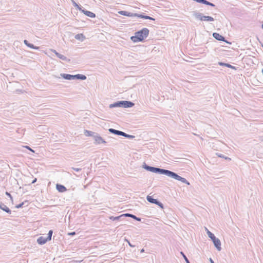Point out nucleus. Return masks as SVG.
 <instances>
[{
	"label": "nucleus",
	"instance_id": "1",
	"mask_svg": "<svg viewBox=\"0 0 263 263\" xmlns=\"http://www.w3.org/2000/svg\"><path fill=\"white\" fill-rule=\"evenodd\" d=\"M142 167L147 171H149L156 174L164 175L170 177V178L180 181L182 183L190 185V182L185 178L179 176L177 173L170 170L151 166L146 164L145 162L143 163Z\"/></svg>",
	"mask_w": 263,
	"mask_h": 263
},
{
	"label": "nucleus",
	"instance_id": "2",
	"mask_svg": "<svg viewBox=\"0 0 263 263\" xmlns=\"http://www.w3.org/2000/svg\"><path fill=\"white\" fill-rule=\"evenodd\" d=\"M149 32L147 28H143L136 31L135 35L130 37V40L134 43L143 42L148 36Z\"/></svg>",
	"mask_w": 263,
	"mask_h": 263
},
{
	"label": "nucleus",
	"instance_id": "3",
	"mask_svg": "<svg viewBox=\"0 0 263 263\" xmlns=\"http://www.w3.org/2000/svg\"><path fill=\"white\" fill-rule=\"evenodd\" d=\"M193 15L196 20L201 21L213 22L214 21L213 17L204 15L203 13L196 11L193 12Z\"/></svg>",
	"mask_w": 263,
	"mask_h": 263
},
{
	"label": "nucleus",
	"instance_id": "4",
	"mask_svg": "<svg viewBox=\"0 0 263 263\" xmlns=\"http://www.w3.org/2000/svg\"><path fill=\"white\" fill-rule=\"evenodd\" d=\"M147 200L152 203L155 204L160 207L161 209L164 208V205L162 203L159 201L157 199H154L152 196L148 195L146 197Z\"/></svg>",
	"mask_w": 263,
	"mask_h": 263
},
{
	"label": "nucleus",
	"instance_id": "5",
	"mask_svg": "<svg viewBox=\"0 0 263 263\" xmlns=\"http://www.w3.org/2000/svg\"><path fill=\"white\" fill-rule=\"evenodd\" d=\"M95 144H100L101 143L105 144L106 142L98 134L96 133L93 137Z\"/></svg>",
	"mask_w": 263,
	"mask_h": 263
},
{
	"label": "nucleus",
	"instance_id": "6",
	"mask_svg": "<svg viewBox=\"0 0 263 263\" xmlns=\"http://www.w3.org/2000/svg\"><path fill=\"white\" fill-rule=\"evenodd\" d=\"M87 78L86 76L82 74H77L75 75L70 76V80H85Z\"/></svg>",
	"mask_w": 263,
	"mask_h": 263
},
{
	"label": "nucleus",
	"instance_id": "7",
	"mask_svg": "<svg viewBox=\"0 0 263 263\" xmlns=\"http://www.w3.org/2000/svg\"><path fill=\"white\" fill-rule=\"evenodd\" d=\"M211 240H212L214 246L217 249V250L218 251H220L221 250L220 240L218 238H216V237Z\"/></svg>",
	"mask_w": 263,
	"mask_h": 263
},
{
	"label": "nucleus",
	"instance_id": "8",
	"mask_svg": "<svg viewBox=\"0 0 263 263\" xmlns=\"http://www.w3.org/2000/svg\"><path fill=\"white\" fill-rule=\"evenodd\" d=\"M213 36L214 38H215L216 40L219 41H223L228 43V41L225 39V37L220 35L219 33L217 32H214L213 33Z\"/></svg>",
	"mask_w": 263,
	"mask_h": 263
},
{
	"label": "nucleus",
	"instance_id": "9",
	"mask_svg": "<svg viewBox=\"0 0 263 263\" xmlns=\"http://www.w3.org/2000/svg\"><path fill=\"white\" fill-rule=\"evenodd\" d=\"M122 107L123 108V101H118L109 105V108Z\"/></svg>",
	"mask_w": 263,
	"mask_h": 263
},
{
	"label": "nucleus",
	"instance_id": "10",
	"mask_svg": "<svg viewBox=\"0 0 263 263\" xmlns=\"http://www.w3.org/2000/svg\"><path fill=\"white\" fill-rule=\"evenodd\" d=\"M0 209L9 214L11 213V210L2 202H0Z\"/></svg>",
	"mask_w": 263,
	"mask_h": 263
},
{
	"label": "nucleus",
	"instance_id": "11",
	"mask_svg": "<svg viewBox=\"0 0 263 263\" xmlns=\"http://www.w3.org/2000/svg\"><path fill=\"white\" fill-rule=\"evenodd\" d=\"M49 241L50 240H48L47 237L45 238L43 236H40L37 239V242L40 245H43Z\"/></svg>",
	"mask_w": 263,
	"mask_h": 263
},
{
	"label": "nucleus",
	"instance_id": "12",
	"mask_svg": "<svg viewBox=\"0 0 263 263\" xmlns=\"http://www.w3.org/2000/svg\"><path fill=\"white\" fill-rule=\"evenodd\" d=\"M119 13L121 15L129 17H134L135 15H136V13H134L124 10L119 11Z\"/></svg>",
	"mask_w": 263,
	"mask_h": 263
},
{
	"label": "nucleus",
	"instance_id": "13",
	"mask_svg": "<svg viewBox=\"0 0 263 263\" xmlns=\"http://www.w3.org/2000/svg\"><path fill=\"white\" fill-rule=\"evenodd\" d=\"M196 2L200 3V4H204L206 5L210 6L213 7H216V5L215 4H214L213 3H212L206 0H197Z\"/></svg>",
	"mask_w": 263,
	"mask_h": 263
},
{
	"label": "nucleus",
	"instance_id": "14",
	"mask_svg": "<svg viewBox=\"0 0 263 263\" xmlns=\"http://www.w3.org/2000/svg\"><path fill=\"white\" fill-rule=\"evenodd\" d=\"M56 189L60 193H63L67 191V189L64 185L59 183L56 184Z\"/></svg>",
	"mask_w": 263,
	"mask_h": 263
},
{
	"label": "nucleus",
	"instance_id": "15",
	"mask_svg": "<svg viewBox=\"0 0 263 263\" xmlns=\"http://www.w3.org/2000/svg\"><path fill=\"white\" fill-rule=\"evenodd\" d=\"M81 12L88 17H90L91 18H94L96 17V14L94 13L90 12L89 11L85 10L84 9H83L82 10Z\"/></svg>",
	"mask_w": 263,
	"mask_h": 263
},
{
	"label": "nucleus",
	"instance_id": "16",
	"mask_svg": "<svg viewBox=\"0 0 263 263\" xmlns=\"http://www.w3.org/2000/svg\"><path fill=\"white\" fill-rule=\"evenodd\" d=\"M135 104L129 101H123V108H130L134 106Z\"/></svg>",
	"mask_w": 263,
	"mask_h": 263
},
{
	"label": "nucleus",
	"instance_id": "17",
	"mask_svg": "<svg viewBox=\"0 0 263 263\" xmlns=\"http://www.w3.org/2000/svg\"><path fill=\"white\" fill-rule=\"evenodd\" d=\"M123 215L124 216V218L126 217H131L138 221H140L141 220L140 218L136 216H135V215H133L132 214L125 213V214H123Z\"/></svg>",
	"mask_w": 263,
	"mask_h": 263
},
{
	"label": "nucleus",
	"instance_id": "18",
	"mask_svg": "<svg viewBox=\"0 0 263 263\" xmlns=\"http://www.w3.org/2000/svg\"><path fill=\"white\" fill-rule=\"evenodd\" d=\"M109 218L110 219V220H112V221H115V220H122L124 219V216L123 215V214H122L119 216H116V217H114L113 216H110L109 217Z\"/></svg>",
	"mask_w": 263,
	"mask_h": 263
},
{
	"label": "nucleus",
	"instance_id": "19",
	"mask_svg": "<svg viewBox=\"0 0 263 263\" xmlns=\"http://www.w3.org/2000/svg\"><path fill=\"white\" fill-rule=\"evenodd\" d=\"M56 55L58 58L64 61L69 62L70 61V59H68L66 57L60 53H56Z\"/></svg>",
	"mask_w": 263,
	"mask_h": 263
},
{
	"label": "nucleus",
	"instance_id": "20",
	"mask_svg": "<svg viewBox=\"0 0 263 263\" xmlns=\"http://www.w3.org/2000/svg\"><path fill=\"white\" fill-rule=\"evenodd\" d=\"M97 133H95V132H92V131H90V130H84V135L86 136H91V137H93V138L94 137V136H95V135Z\"/></svg>",
	"mask_w": 263,
	"mask_h": 263
},
{
	"label": "nucleus",
	"instance_id": "21",
	"mask_svg": "<svg viewBox=\"0 0 263 263\" xmlns=\"http://www.w3.org/2000/svg\"><path fill=\"white\" fill-rule=\"evenodd\" d=\"M75 39L81 41H83L85 39V36L82 33L77 34L75 35Z\"/></svg>",
	"mask_w": 263,
	"mask_h": 263
},
{
	"label": "nucleus",
	"instance_id": "22",
	"mask_svg": "<svg viewBox=\"0 0 263 263\" xmlns=\"http://www.w3.org/2000/svg\"><path fill=\"white\" fill-rule=\"evenodd\" d=\"M60 76H61V77L62 78H63V79H64L65 80H70V76H71V74H70L61 73Z\"/></svg>",
	"mask_w": 263,
	"mask_h": 263
},
{
	"label": "nucleus",
	"instance_id": "23",
	"mask_svg": "<svg viewBox=\"0 0 263 263\" xmlns=\"http://www.w3.org/2000/svg\"><path fill=\"white\" fill-rule=\"evenodd\" d=\"M216 155L218 157H220V158H224V159L226 160H227L228 161H230L231 160V159L228 157H227V156H225L224 155L221 154H220V153H216Z\"/></svg>",
	"mask_w": 263,
	"mask_h": 263
},
{
	"label": "nucleus",
	"instance_id": "24",
	"mask_svg": "<svg viewBox=\"0 0 263 263\" xmlns=\"http://www.w3.org/2000/svg\"><path fill=\"white\" fill-rule=\"evenodd\" d=\"M72 2L73 5L75 7L78 8L80 11H82V10L83 9L81 5L78 4L77 3H76L74 1L72 0Z\"/></svg>",
	"mask_w": 263,
	"mask_h": 263
},
{
	"label": "nucleus",
	"instance_id": "25",
	"mask_svg": "<svg viewBox=\"0 0 263 263\" xmlns=\"http://www.w3.org/2000/svg\"><path fill=\"white\" fill-rule=\"evenodd\" d=\"M27 46L33 49L38 50L39 49V47L35 46L33 44L30 43H28V44H27Z\"/></svg>",
	"mask_w": 263,
	"mask_h": 263
},
{
	"label": "nucleus",
	"instance_id": "26",
	"mask_svg": "<svg viewBox=\"0 0 263 263\" xmlns=\"http://www.w3.org/2000/svg\"><path fill=\"white\" fill-rule=\"evenodd\" d=\"M108 131L109 132V133L112 134H114V135H118V130H117V129H114V128H109L108 129Z\"/></svg>",
	"mask_w": 263,
	"mask_h": 263
},
{
	"label": "nucleus",
	"instance_id": "27",
	"mask_svg": "<svg viewBox=\"0 0 263 263\" xmlns=\"http://www.w3.org/2000/svg\"><path fill=\"white\" fill-rule=\"evenodd\" d=\"M207 234L209 236V237L211 239H213L214 238H215L216 236L214 235L213 233H212L211 232H210L209 230H208Z\"/></svg>",
	"mask_w": 263,
	"mask_h": 263
},
{
	"label": "nucleus",
	"instance_id": "28",
	"mask_svg": "<svg viewBox=\"0 0 263 263\" xmlns=\"http://www.w3.org/2000/svg\"><path fill=\"white\" fill-rule=\"evenodd\" d=\"M52 234H53V230H49L48 232V233L47 234L48 235L47 237L48 240H49L50 241L51 240Z\"/></svg>",
	"mask_w": 263,
	"mask_h": 263
},
{
	"label": "nucleus",
	"instance_id": "29",
	"mask_svg": "<svg viewBox=\"0 0 263 263\" xmlns=\"http://www.w3.org/2000/svg\"><path fill=\"white\" fill-rule=\"evenodd\" d=\"M147 16L146 15H144L143 14H138L136 13V15H135V17L144 18V19H147Z\"/></svg>",
	"mask_w": 263,
	"mask_h": 263
},
{
	"label": "nucleus",
	"instance_id": "30",
	"mask_svg": "<svg viewBox=\"0 0 263 263\" xmlns=\"http://www.w3.org/2000/svg\"><path fill=\"white\" fill-rule=\"evenodd\" d=\"M180 254L182 256V257H183V258L185 260L186 263H190L189 260L188 259V258H187V257L186 256V255L184 254V253L183 252H182V251L180 252Z\"/></svg>",
	"mask_w": 263,
	"mask_h": 263
},
{
	"label": "nucleus",
	"instance_id": "31",
	"mask_svg": "<svg viewBox=\"0 0 263 263\" xmlns=\"http://www.w3.org/2000/svg\"><path fill=\"white\" fill-rule=\"evenodd\" d=\"M27 201H25L24 202H22V203L18 204H17L16 206H15V208H17V209H19V208H22L23 206V205L25 204V203H27Z\"/></svg>",
	"mask_w": 263,
	"mask_h": 263
},
{
	"label": "nucleus",
	"instance_id": "32",
	"mask_svg": "<svg viewBox=\"0 0 263 263\" xmlns=\"http://www.w3.org/2000/svg\"><path fill=\"white\" fill-rule=\"evenodd\" d=\"M124 137L127 138L129 139H133L135 137V136L129 135V134H127L125 133V136H124Z\"/></svg>",
	"mask_w": 263,
	"mask_h": 263
},
{
	"label": "nucleus",
	"instance_id": "33",
	"mask_svg": "<svg viewBox=\"0 0 263 263\" xmlns=\"http://www.w3.org/2000/svg\"><path fill=\"white\" fill-rule=\"evenodd\" d=\"M227 67L231 68L232 69L236 70L237 68L234 66L231 65V64L228 63L227 65Z\"/></svg>",
	"mask_w": 263,
	"mask_h": 263
},
{
	"label": "nucleus",
	"instance_id": "34",
	"mask_svg": "<svg viewBox=\"0 0 263 263\" xmlns=\"http://www.w3.org/2000/svg\"><path fill=\"white\" fill-rule=\"evenodd\" d=\"M5 194L7 196H8L10 198L11 201L13 202V197H12V195L10 194V193L8 192H6Z\"/></svg>",
	"mask_w": 263,
	"mask_h": 263
},
{
	"label": "nucleus",
	"instance_id": "35",
	"mask_svg": "<svg viewBox=\"0 0 263 263\" xmlns=\"http://www.w3.org/2000/svg\"><path fill=\"white\" fill-rule=\"evenodd\" d=\"M228 63H224V62H218V64L219 65V66H225V67H227V65Z\"/></svg>",
	"mask_w": 263,
	"mask_h": 263
},
{
	"label": "nucleus",
	"instance_id": "36",
	"mask_svg": "<svg viewBox=\"0 0 263 263\" xmlns=\"http://www.w3.org/2000/svg\"><path fill=\"white\" fill-rule=\"evenodd\" d=\"M117 135L124 137V136H125V133L119 130Z\"/></svg>",
	"mask_w": 263,
	"mask_h": 263
},
{
	"label": "nucleus",
	"instance_id": "37",
	"mask_svg": "<svg viewBox=\"0 0 263 263\" xmlns=\"http://www.w3.org/2000/svg\"><path fill=\"white\" fill-rule=\"evenodd\" d=\"M71 169H72L73 170H74L77 172H80L82 170L81 168H77V167H71Z\"/></svg>",
	"mask_w": 263,
	"mask_h": 263
},
{
	"label": "nucleus",
	"instance_id": "38",
	"mask_svg": "<svg viewBox=\"0 0 263 263\" xmlns=\"http://www.w3.org/2000/svg\"><path fill=\"white\" fill-rule=\"evenodd\" d=\"M126 241L128 242V245L130 247H132V248H134L135 247V245H132L130 242L129 241L126 240Z\"/></svg>",
	"mask_w": 263,
	"mask_h": 263
},
{
	"label": "nucleus",
	"instance_id": "39",
	"mask_svg": "<svg viewBox=\"0 0 263 263\" xmlns=\"http://www.w3.org/2000/svg\"><path fill=\"white\" fill-rule=\"evenodd\" d=\"M76 233L75 232H70L68 234V235H70V236H73L74 235H76Z\"/></svg>",
	"mask_w": 263,
	"mask_h": 263
},
{
	"label": "nucleus",
	"instance_id": "40",
	"mask_svg": "<svg viewBox=\"0 0 263 263\" xmlns=\"http://www.w3.org/2000/svg\"><path fill=\"white\" fill-rule=\"evenodd\" d=\"M146 20H153V21H155V19L154 18L152 17L149 16H148V15L147 16V19Z\"/></svg>",
	"mask_w": 263,
	"mask_h": 263
},
{
	"label": "nucleus",
	"instance_id": "41",
	"mask_svg": "<svg viewBox=\"0 0 263 263\" xmlns=\"http://www.w3.org/2000/svg\"><path fill=\"white\" fill-rule=\"evenodd\" d=\"M25 147H26V148H27L28 149H29V151H31V152H33V153L34 152V151H33L31 148H30L29 146H25Z\"/></svg>",
	"mask_w": 263,
	"mask_h": 263
},
{
	"label": "nucleus",
	"instance_id": "42",
	"mask_svg": "<svg viewBox=\"0 0 263 263\" xmlns=\"http://www.w3.org/2000/svg\"><path fill=\"white\" fill-rule=\"evenodd\" d=\"M28 43H29V42L27 40H24V43L26 46H27V44H28Z\"/></svg>",
	"mask_w": 263,
	"mask_h": 263
},
{
	"label": "nucleus",
	"instance_id": "43",
	"mask_svg": "<svg viewBox=\"0 0 263 263\" xmlns=\"http://www.w3.org/2000/svg\"><path fill=\"white\" fill-rule=\"evenodd\" d=\"M36 180H37V179H36V178H34V179L32 180V181L31 183H32V184H33V183H34L35 182H36Z\"/></svg>",
	"mask_w": 263,
	"mask_h": 263
},
{
	"label": "nucleus",
	"instance_id": "44",
	"mask_svg": "<svg viewBox=\"0 0 263 263\" xmlns=\"http://www.w3.org/2000/svg\"><path fill=\"white\" fill-rule=\"evenodd\" d=\"M210 261L211 263H214V261L211 258H210Z\"/></svg>",
	"mask_w": 263,
	"mask_h": 263
},
{
	"label": "nucleus",
	"instance_id": "45",
	"mask_svg": "<svg viewBox=\"0 0 263 263\" xmlns=\"http://www.w3.org/2000/svg\"><path fill=\"white\" fill-rule=\"evenodd\" d=\"M52 52H54L55 53V54L56 55V53H58L55 50H52Z\"/></svg>",
	"mask_w": 263,
	"mask_h": 263
},
{
	"label": "nucleus",
	"instance_id": "46",
	"mask_svg": "<svg viewBox=\"0 0 263 263\" xmlns=\"http://www.w3.org/2000/svg\"><path fill=\"white\" fill-rule=\"evenodd\" d=\"M144 252V249H141V251H140L141 253H143Z\"/></svg>",
	"mask_w": 263,
	"mask_h": 263
},
{
	"label": "nucleus",
	"instance_id": "47",
	"mask_svg": "<svg viewBox=\"0 0 263 263\" xmlns=\"http://www.w3.org/2000/svg\"><path fill=\"white\" fill-rule=\"evenodd\" d=\"M205 228V230H206V232H208V230H209L206 228Z\"/></svg>",
	"mask_w": 263,
	"mask_h": 263
},
{
	"label": "nucleus",
	"instance_id": "48",
	"mask_svg": "<svg viewBox=\"0 0 263 263\" xmlns=\"http://www.w3.org/2000/svg\"><path fill=\"white\" fill-rule=\"evenodd\" d=\"M261 47H262V48H263V44H262V43H261Z\"/></svg>",
	"mask_w": 263,
	"mask_h": 263
},
{
	"label": "nucleus",
	"instance_id": "49",
	"mask_svg": "<svg viewBox=\"0 0 263 263\" xmlns=\"http://www.w3.org/2000/svg\"><path fill=\"white\" fill-rule=\"evenodd\" d=\"M261 28L263 29V24L261 25Z\"/></svg>",
	"mask_w": 263,
	"mask_h": 263
},
{
	"label": "nucleus",
	"instance_id": "50",
	"mask_svg": "<svg viewBox=\"0 0 263 263\" xmlns=\"http://www.w3.org/2000/svg\"><path fill=\"white\" fill-rule=\"evenodd\" d=\"M261 28L263 29V24L261 25Z\"/></svg>",
	"mask_w": 263,
	"mask_h": 263
},
{
	"label": "nucleus",
	"instance_id": "51",
	"mask_svg": "<svg viewBox=\"0 0 263 263\" xmlns=\"http://www.w3.org/2000/svg\"><path fill=\"white\" fill-rule=\"evenodd\" d=\"M261 72H262V75H263V69L261 70Z\"/></svg>",
	"mask_w": 263,
	"mask_h": 263
}]
</instances>
